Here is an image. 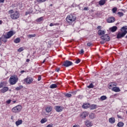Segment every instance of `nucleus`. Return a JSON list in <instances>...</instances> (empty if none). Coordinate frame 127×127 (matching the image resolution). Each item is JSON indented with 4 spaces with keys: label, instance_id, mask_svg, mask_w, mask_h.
I'll use <instances>...</instances> for the list:
<instances>
[{
    "label": "nucleus",
    "instance_id": "1",
    "mask_svg": "<svg viewBox=\"0 0 127 127\" xmlns=\"http://www.w3.org/2000/svg\"><path fill=\"white\" fill-rule=\"evenodd\" d=\"M127 26H124L121 28V31H122V33L119 32L117 36V38L118 39H120V38H122V37H124L127 34Z\"/></svg>",
    "mask_w": 127,
    "mask_h": 127
},
{
    "label": "nucleus",
    "instance_id": "2",
    "mask_svg": "<svg viewBox=\"0 0 127 127\" xmlns=\"http://www.w3.org/2000/svg\"><path fill=\"white\" fill-rule=\"evenodd\" d=\"M18 81V77L17 75H12L10 77L9 82L10 85H15Z\"/></svg>",
    "mask_w": 127,
    "mask_h": 127
},
{
    "label": "nucleus",
    "instance_id": "3",
    "mask_svg": "<svg viewBox=\"0 0 127 127\" xmlns=\"http://www.w3.org/2000/svg\"><path fill=\"white\" fill-rule=\"evenodd\" d=\"M76 17L74 15L70 14L68 15L66 18V22L69 23V24H72V22H74L76 20Z\"/></svg>",
    "mask_w": 127,
    "mask_h": 127
},
{
    "label": "nucleus",
    "instance_id": "4",
    "mask_svg": "<svg viewBox=\"0 0 127 127\" xmlns=\"http://www.w3.org/2000/svg\"><path fill=\"white\" fill-rule=\"evenodd\" d=\"M21 110H22V106L21 105H18L12 108L11 111L14 114H18V113H20Z\"/></svg>",
    "mask_w": 127,
    "mask_h": 127
},
{
    "label": "nucleus",
    "instance_id": "5",
    "mask_svg": "<svg viewBox=\"0 0 127 127\" xmlns=\"http://www.w3.org/2000/svg\"><path fill=\"white\" fill-rule=\"evenodd\" d=\"M20 16V14L19 12L17 11H15L14 13L11 14L10 16L12 19H18L19 18V16Z\"/></svg>",
    "mask_w": 127,
    "mask_h": 127
},
{
    "label": "nucleus",
    "instance_id": "6",
    "mask_svg": "<svg viewBox=\"0 0 127 127\" xmlns=\"http://www.w3.org/2000/svg\"><path fill=\"white\" fill-rule=\"evenodd\" d=\"M101 39H102V40H104V41H110V40H111V38L110 37V36H109L108 34H105L104 35H102L100 37Z\"/></svg>",
    "mask_w": 127,
    "mask_h": 127
},
{
    "label": "nucleus",
    "instance_id": "7",
    "mask_svg": "<svg viewBox=\"0 0 127 127\" xmlns=\"http://www.w3.org/2000/svg\"><path fill=\"white\" fill-rule=\"evenodd\" d=\"M24 82H25L26 84L27 85H29L33 82V78L30 77H27L24 79Z\"/></svg>",
    "mask_w": 127,
    "mask_h": 127
},
{
    "label": "nucleus",
    "instance_id": "8",
    "mask_svg": "<svg viewBox=\"0 0 127 127\" xmlns=\"http://www.w3.org/2000/svg\"><path fill=\"white\" fill-rule=\"evenodd\" d=\"M63 66L64 67H69V66H72L73 65V63L69 61H65L64 62Z\"/></svg>",
    "mask_w": 127,
    "mask_h": 127
},
{
    "label": "nucleus",
    "instance_id": "9",
    "mask_svg": "<svg viewBox=\"0 0 127 127\" xmlns=\"http://www.w3.org/2000/svg\"><path fill=\"white\" fill-rule=\"evenodd\" d=\"M80 116L82 119H85L86 117H88L89 116V112H83L81 114H80Z\"/></svg>",
    "mask_w": 127,
    "mask_h": 127
},
{
    "label": "nucleus",
    "instance_id": "10",
    "mask_svg": "<svg viewBox=\"0 0 127 127\" xmlns=\"http://www.w3.org/2000/svg\"><path fill=\"white\" fill-rule=\"evenodd\" d=\"M0 38L1 41L4 43H6V42H7V39H8V38L5 35H3Z\"/></svg>",
    "mask_w": 127,
    "mask_h": 127
},
{
    "label": "nucleus",
    "instance_id": "11",
    "mask_svg": "<svg viewBox=\"0 0 127 127\" xmlns=\"http://www.w3.org/2000/svg\"><path fill=\"white\" fill-rule=\"evenodd\" d=\"M84 124L85 126L87 127H91L92 126H93V123L92 122H90L89 120H86L84 122Z\"/></svg>",
    "mask_w": 127,
    "mask_h": 127
},
{
    "label": "nucleus",
    "instance_id": "12",
    "mask_svg": "<svg viewBox=\"0 0 127 127\" xmlns=\"http://www.w3.org/2000/svg\"><path fill=\"white\" fill-rule=\"evenodd\" d=\"M115 20H116L115 19V17H111L108 18L107 19V22L108 23H112L113 22H115Z\"/></svg>",
    "mask_w": 127,
    "mask_h": 127
},
{
    "label": "nucleus",
    "instance_id": "13",
    "mask_svg": "<svg viewBox=\"0 0 127 127\" xmlns=\"http://www.w3.org/2000/svg\"><path fill=\"white\" fill-rule=\"evenodd\" d=\"M14 34V33H13V31H10L9 32H8L6 35H5V36L7 37V38H10V37H11V36H12Z\"/></svg>",
    "mask_w": 127,
    "mask_h": 127
},
{
    "label": "nucleus",
    "instance_id": "14",
    "mask_svg": "<svg viewBox=\"0 0 127 127\" xmlns=\"http://www.w3.org/2000/svg\"><path fill=\"white\" fill-rule=\"evenodd\" d=\"M56 111L58 112H62L63 111V108L61 106H55Z\"/></svg>",
    "mask_w": 127,
    "mask_h": 127
},
{
    "label": "nucleus",
    "instance_id": "15",
    "mask_svg": "<svg viewBox=\"0 0 127 127\" xmlns=\"http://www.w3.org/2000/svg\"><path fill=\"white\" fill-rule=\"evenodd\" d=\"M118 29V27L114 26L109 28V30L111 32H116Z\"/></svg>",
    "mask_w": 127,
    "mask_h": 127
},
{
    "label": "nucleus",
    "instance_id": "16",
    "mask_svg": "<svg viewBox=\"0 0 127 127\" xmlns=\"http://www.w3.org/2000/svg\"><path fill=\"white\" fill-rule=\"evenodd\" d=\"M112 91H113V92H121V89H120V87L115 86L112 88Z\"/></svg>",
    "mask_w": 127,
    "mask_h": 127
},
{
    "label": "nucleus",
    "instance_id": "17",
    "mask_svg": "<svg viewBox=\"0 0 127 127\" xmlns=\"http://www.w3.org/2000/svg\"><path fill=\"white\" fill-rule=\"evenodd\" d=\"M0 91L1 93H2L3 94V93H5L6 92H7V91H8V87H7V86L4 87Z\"/></svg>",
    "mask_w": 127,
    "mask_h": 127
},
{
    "label": "nucleus",
    "instance_id": "18",
    "mask_svg": "<svg viewBox=\"0 0 127 127\" xmlns=\"http://www.w3.org/2000/svg\"><path fill=\"white\" fill-rule=\"evenodd\" d=\"M106 33V31L105 30H99L98 32V34L100 36H102V35H104Z\"/></svg>",
    "mask_w": 127,
    "mask_h": 127
},
{
    "label": "nucleus",
    "instance_id": "19",
    "mask_svg": "<svg viewBox=\"0 0 127 127\" xmlns=\"http://www.w3.org/2000/svg\"><path fill=\"white\" fill-rule=\"evenodd\" d=\"M57 85H59V82H57V84H53L50 85V89H55L57 88Z\"/></svg>",
    "mask_w": 127,
    "mask_h": 127
},
{
    "label": "nucleus",
    "instance_id": "20",
    "mask_svg": "<svg viewBox=\"0 0 127 127\" xmlns=\"http://www.w3.org/2000/svg\"><path fill=\"white\" fill-rule=\"evenodd\" d=\"M109 122L110 124H115L116 123V119L114 117H112L109 119Z\"/></svg>",
    "mask_w": 127,
    "mask_h": 127
},
{
    "label": "nucleus",
    "instance_id": "21",
    "mask_svg": "<svg viewBox=\"0 0 127 127\" xmlns=\"http://www.w3.org/2000/svg\"><path fill=\"white\" fill-rule=\"evenodd\" d=\"M15 125L17 127H18V126H20V125H22V120H18L15 122Z\"/></svg>",
    "mask_w": 127,
    "mask_h": 127
},
{
    "label": "nucleus",
    "instance_id": "22",
    "mask_svg": "<svg viewBox=\"0 0 127 127\" xmlns=\"http://www.w3.org/2000/svg\"><path fill=\"white\" fill-rule=\"evenodd\" d=\"M52 107L51 106L47 107L46 108V112H47V113H50V112L52 111Z\"/></svg>",
    "mask_w": 127,
    "mask_h": 127
},
{
    "label": "nucleus",
    "instance_id": "23",
    "mask_svg": "<svg viewBox=\"0 0 127 127\" xmlns=\"http://www.w3.org/2000/svg\"><path fill=\"white\" fill-rule=\"evenodd\" d=\"M89 119L94 120V119H95V118H96V115H95V114H94V113H90L89 114Z\"/></svg>",
    "mask_w": 127,
    "mask_h": 127
},
{
    "label": "nucleus",
    "instance_id": "24",
    "mask_svg": "<svg viewBox=\"0 0 127 127\" xmlns=\"http://www.w3.org/2000/svg\"><path fill=\"white\" fill-rule=\"evenodd\" d=\"M90 107V104L88 103L83 104L82 105L83 109H88Z\"/></svg>",
    "mask_w": 127,
    "mask_h": 127
},
{
    "label": "nucleus",
    "instance_id": "25",
    "mask_svg": "<svg viewBox=\"0 0 127 127\" xmlns=\"http://www.w3.org/2000/svg\"><path fill=\"white\" fill-rule=\"evenodd\" d=\"M33 12V10H32V8H30L29 10H28L26 12V15H27V14H30V13H32V12Z\"/></svg>",
    "mask_w": 127,
    "mask_h": 127
},
{
    "label": "nucleus",
    "instance_id": "26",
    "mask_svg": "<svg viewBox=\"0 0 127 127\" xmlns=\"http://www.w3.org/2000/svg\"><path fill=\"white\" fill-rule=\"evenodd\" d=\"M105 3H106V0H101L99 2L100 5H104Z\"/></svg>",
    "mask_w": 127,
    "mask_h": 127
},
{
    "label": "nucleus",
    "instance_id": "27",
    "mask_svg": "<svg viewBox=\"0 0 127 127\" xmlns=\"http://www.w3.org/2000/svg\"><path fill=\"white\" fill-rule=\"evenodd\" d=\"M114 86H117V84H115L114 83H112L111 84L109 85V88L112 90V89H113V88L114 87Z\"/></svg>",
    "mask_w": 127,
    "mask_h": 127
},
{
    "label": "nucleus",
    "instance_id": "28",
    "mask_svg": "<svg viewBox=\"0 0 127 127\" xmlns=\"http://www.w3.org/2000/svg\"><path fill=\"white\" fill-rule=\"evenodd\" d=\"M23 86L22 85H19V86L15 88V90L16 91H20V90H21V89H23Z\"/></svg>",
    "mask_w": 127,
    "mask_h": 127
},
{
    "label": "nucleus",
    "instance_id": "29",
    "mask_svg": "<svg viewBox=\"0 0 127 127\" xmlns=\"http://www.w3.org/2000/svg\"><path fill=\"white\" fill-rule=\"evenodd\" d=\"M36 22H41V21H43V17H41L36 20Z\"/></svg>",
    "mask_w": 127,
    "mask_h": 127
},
{
    "label": "nucleus",
    "instance_id": "30",
    "mask_svg": "<svg viewBox=\"0 0 127 127\" xmlns=\"http://www.w3.org/2000/svg\"><path fill=\"white\" fill-rule=\"evenodd\" d=\"M14 43H19L20 42V38H16L14 41Z\"/></svg>",
    "mask_w": 127,
    "mask_h": 127
},
{
    "label": "nucleus",
    "instance_id": "31",
    "mask_svg": "<svg viewBox=\"0 0 127 127\" xmlns=\"http://www.w3.org/2000/svg\"><path fill=\"white\" fill-rule=\"evenodd\" d=\"M96 108H97L96 105H91L90 106V110H95Z\"/></svg>",
    "mask_w": 127,
    "mask_h": 127
},
{
    "label": "nucleus",
    "instance_id": "32",
    "mask_svg": "<svg viewBox=\"0 0 127 127\" xmlns=\"http://www.w3.org/2000/svg\"><path fill=\"white\" fill-rule=\"evenodd\" d=\"M25 49V48L23 47H20L19 49L17 50V52H22V51H23V50H24Z\"/></svg>",
    "mask_w": 127,
    "mask_h": 127
},
{
    "label": "nucleus",
    "instance_id": "33",
    "mask_svg": "<svg viewBox=\"0 0 127 127\" xmlns=\"http://www.w3.org/2000/svg\"><path fill=\"white\" fill-rule=\"evenodd\" d=\"M46 122H47V119L46 118H44L41 120L40 123L41 124H44L45 123H46Z\"/></svg>",
    "mask_w": 127,
    "mask_h": 127
},
{
    "label": "nucleus",
    "instance_id": "34",
    "mask_svg": "<svg viewBox=\"0 0 127 127\" xmlns=\"http://www.w3.org/2000/svg\"><path fill=\"white\" fill-rule=\"evenodd\" d=\"M27 36L28 38H32L33 37H35V36H36V35L35 34L32 35H28Z\"/></svg>",
    "mask_w": 127,
    "mask_h": 127
},
{
    "label": "nucleus",
    "instance_id": "35",
    "mask_svg": "<svg viewBox=\"0 0 127 127\" xmlns=\"http://www.w3.org/2000/svg\"><path fill=\"white\" fill-rule=\"evenodd\" d=\"M117 126H118L119 127H124V123H123V122H119V123L117 124Z\"/></svg>",
    "mask_w": 127,
    "mask_h": 127
},
{
    "label": "nucleus",
    "instance_id": "36",
    "mask_svg": "<svg viewBox=\"0 0 127 127\" xmlns=\"http://www.w3.org/2000/svg\"><path fill=\"white\" fill-rule=\"evenodd\" d=\"M100 99L101 100V101H105V100H107V96H102L100 97Z\"/></svg>",
    "mask_w": 127,
    "mask_h": 127
},
{
    "label": "nucleus",
    "instance_id": "37",
    "mask_svg": "<svg viewBox=\"0 0 127 127\" xmlns=\"http://www.w3.org/2000/svg\"><path fill=\"white\" fill-rule=\"evenodd\" d=\"M65 97H67V98H71L72 97L71 93H67L65 95Z\"/></svg>",
    "mask_w": 127,
    "mask_h": 127
},
{
    "label": "nucleus",
    "instance_id": "38",
    "mask_svg": "<svg viewBox=\"0 0 127 127\" xmlns=\"http://www.w3.org/2000/svg\"><path fill=\"white\" fill-rule=\"evenodd\" d=\"M118 14L120 16V17H122V16H124V13L122 12H119L118 13Z\"/></svg>",
    "mask_w": 127,
    "mask_h": 127
},
{
    "label": "nucleus",
    "instance_id": "39",
    "mask_svg": "<svg viewBox=\"0 0 127 127\" xmlns=\"http://www.w3.org/2000/svg\"><path fill=\"white\" fill-rule=\"evenodd\" d=\"M117 10H118V9L117 8V7H114L112 9V11L113 13H116Z\"/></svg>",
    "mask_w": 127,
    "mask_h": 127
},
{
    "label": "nucleus",
    "instance_id": "40",
    "mask_svg": "<svg viewBox=\"0 0 127 127\" xmlns=\"http://www.w3.org/2000/svg\"><path fill=\"white\" fill-rule=\"evenodd\" d=\"M87 88L89 89L94 88V84L93 83H91L89 86H87Z\"/></svg>",
    "mask_w": 127,
    "mask_h": 127
},
{
    "label": "nucleus",
    "instance_id": "41",
    "mask_svg": "<svg viewBox=\"0 0 127 127\" xmlns=\"http://www.w3.org/2000/svg\"><path fill=\"white\" fill-rule=\"evenodd\" d=\"M4 85V83H3V82L0 83V89L2 88Z\"/></svg>",
    "mask_w": 127,
    "mask_h": 127
},
{
    "label": "nucleus",
    "instance_id": "42",
    "mask_svg": "<svg viewBox=\"0 0 127 127\" xmlns=\"http://www.w3.org/2000/svg\"><path fill=\"white\" fill-rule=\"evenodd\" d=\"M38 2H44V1H46V0H37Z\"/></svg>",
    "mask_w": 127,
    "mask_h": 127
},
{
    "label": "nucleus",
    "instance_id": "43",
    "mask_svg": "<svg viewBox=\"0 0 127 127\" xmlns=\"http://www.w3.org/2000/svg\"><path fill=\"white\" fill-rule=\"evenodd\" d=\"M80 62H81V60L78 59L77 60H76L75 62V63H76V64H79V63H80Z\"/></svg>",
    "mask_w": 127,
    "mask_h": 127
},
{
    "label": "nucleus",
    "instance_id": "44",
    "mask_svg": "<svg viewBox=\"0 0 127 127\" xmlns=\"http://www.w3.org/2000/svg\"><path fill=\"white\" fill-rule=\"evenodd\" d=\"M54 25H57V23H51L50 26H54Z\"/></svg>",
    "mask_w": 127,
    "mask_h": 127
},
{
    "label": "nucleus",
    "instance_id": "45",
    "mask_svg": "<svg viewBox=\"0 0 127 127\" xmlns=\"http://www.w3.org/2000/svg\"><path fill=\"white\" fill-rule=\"evenodd\" d=\"M8 13H10L11 14H12L14 13V12L13 11V10H9Z\"/></svg>",
    "mask_w": 127,
    "mask_h": 127
},
{
    "label": "nucleus",
    "instance_id": "46",
    "mask_svg": "<svg viewBox=\"0 0 127 127\" xmlns=\"http://www.w3.org/2000/svg\"><path fill=\"white\" fill-rule=\"evenodd\" d=\"M11 102V100L9 99L6 101V104H9Z\"/></svg>",
    "mask_w": 127,
    "mask_h": 127
},
{
    "label": "nucleus",
    "instance_id": "47",
    "mask_svg": "<svg viewBox=\"0 0 127 127\" xmlns=\"http://www.w3.org/2000/svg\"><path fill=\"white\" fill-rule=\"evenodd\" d=\"M79 53H80V54H84V50L81 49Z\"/></svg>",
    "mask_w": 127,
    "mask_h": 127
},
{
    "label": "nucleus",
    "instance_id": "48",
    "mask_svg": "<svg viewBox=\"0 0 127 127\" xmlns=\"http://www.w3.org/2000/svg\"><path fill=\"white\" fill-rule=\"evenodd\" d=\"M87 46H89L90 47V46H92V44L91 43H88L87 44Z\"/></svg>",
    "mask_w": 127,
    "mask_h": 127
},
{
    "label": "nucleus",
    "instance_id": "49",
    "mask_svg": "<svg viewBox=\"0 0 127 127\" xmlns=\"http://www.w3.org/2000/svg\"><path fill=\"white\" fill-rule=\"evenodd\" d=\"M105 42H106V41L103 40L100 42V43H101V44H104Z\"/></svg>",
    "mask_w": 127,
    "mask_h": 127
},
{
    "label": "nucleus",
    "instance_id": "50",
    "mask_svg": "<svg viewBox=\"0 0 127 127\" xmlns=\"http://www.w3.org/2000/svg\"><path fill=\"white\" fill-rule=\"evenodd\" d=\"M53 126V125H52V124H49L46 127H52Z\"/></svg>",
    "mask_w": 127,
    "mask_h": 127
},
{
    "label": "nucleus",
    "instance_id": "51",
    "mask_svg": "<svg viewBox=\"0 0 127 127\" xmlns=\"http://www.w3.org/2000/svg\"><path fill=\"white\" fill-rule=\"evenodd\" d=\"M40 80H41V76H39L38 77V81H40Z\"/></svg>",
    "mask_w": 127,
    "mask_h": 127
},
{
    "label": "nucleus",
    "instance_id": "52",
    "mask_svg": "<svg viewBox=\"0 0 127 127\" xmlns=\"http://www.w3.org/2000/svg\"><path fill=\"white\" fill-rule=\"evenodd\" d=\"M98 29H102V27L101 26H98L97 27Z\"/></svg>",
    "mask_w": 127,
    "mask_h": 127
},
{
    "label": "nucleus",
    "instance_id": "53",
    "mask_svg": "<svg viewBox=\"0 0 127 127\" xmlns=\"http://www.w3.org/2000/svg\"><path fill=\"white\" fill-rule=\"evenodd\" d=\"M60 70V68H58L56 69V71L57 72H59Z\"/></svg>",
    "mask_w": 127,
    "mask_h": 127
},
{
    "label": "nucleus",
    "instance_id": "54",
    "mask_svg": "<svg viewBox=\"0 0 127 127\" xmlns=\"http://www.w3.org/2000/svg\"><path fill=\"white\" fill-rule=\"evenodd\" d=\"M71 95H76V92H73L71 93Z\"/></svg>",
    "mask_w": 127,
    "mask_h": 127
},
{
    "label": "nucleus",
    "instance_id": "55",
    "mask_svg": "<svg viewBox=\"0 0 127 127\" xmlns=\"http://www.w3.org/2000/svg\"><path fill=\"white\" fill-rule=\"evenodd\" d=\"M84 10H88V7H84Z\"/></svg>",
    "mask_w": 127,
    "mask_h": 127
},
{
    "label": "nucleus",
    "instance_id": "56",
    "mask_svg": "<svg viewBox=\"0 0 127 127\" xmlns=\"http://www.w3.org/2000/svg\"><path fill=\"white\" fill-rule=\"evenodd\" d=\"M45 61H46V59H45L44 60V61H43L42 63L44 64V63H45Z\"/></svg>",
    "mask_w": 127,
    "mask_h": 127
},
{
    "label": "nucleus",
    "instance_id": "57",
    "mask_svg": "<svg viewBox=\"0 0 127 127\" xmlns=\"http://www.w3.org/2000/svg\"><path fill=\"white\" fill-rule=\"evenodd\" d=\"M79 125H74L73 127H79Z\"/></svg>",
    "mask_w": 127,
    "mask_h": 127
},
{
    "label": "nucleus",
    "instance_id": "58",
    "mask_svg": "<svg viewBox=\"0 0 127 127\" xmlns=\"http://www.w3.org/2000/svg\"><path fill=\"white\" fill-rule=\"evenodd\" d=\"M29 61H30V60L29 59H27L26 60V62H29Z\"/></svg>",
    "mask_w": 127,
    "mask_h": 127
},
{
    "label": "nucleus",
    "instance_id": "59",
    "mask_svg": "<svg viewBox=\"0 0 127 127\" xmlns=\"http://www.w3.org/2000/svg\"><path fill=\"white\" fill-rule=\"evenodd\" d=\"M117 117H118V119H121L122 118V117L119 116V115H117Z\"/></svg>",
    "mask_w": 127,
    "mask_h": 127
},
{
    "label": "nucleus",
    "instance_id": "60",
    "mask_svg": "<svg viewBox=\"0 0 127 127\" xmlns=\"http://www.w3.org/2000/svg\"><path fill=\"white\" fill-rule=\"evenodd\" d=\"M0 2H4V0H0Z\"/></svg>",
    "mask_w": 127,
    "mask_h": 127
},
{
    "label": "nucleus",
    "instance_id": "61",
    "mask_svg": "<svg viewBox=\"0 0 127 127\" xmlns=\"http://www.w3.org/2000/svg\"><path fill=\"white\" fill-rule=\"evenodd\" d=\"M12 103V104H15V103H16V101H13Z\"/></svg>",
    "mask_w": 127,
    "mask_h": 127
},
{
    "label": "nucleus",
    "instance_id": "62",
    "mask_svg": "<svg viewBox=\"0 0 127 127\" xmlns=\"http://www.w3.org/2000/svg\"><path fill=\"white\" fill-rule=\"evenodd\" d=\"M0 45H1V39L0 37Z\"/></svg>",
    "mask_w": 127,
    "mask_h": 127
},
{
    "label": "nucleus",
    "instance_id": "63",
    "mask_svg": "<svg viewBox=\"0 0 127 127\" xmlns=\"http://www.w3.org/2000/svg\"><path fill=\"white\" fill-rule=\"evenodd\" d=\"M24 72H25V71H24V70H22V71H21V74H22L23 73H24Z\"/></svg>",
    "mask_w": 127,
    "mask_h": 127
},
{
    "label": "nucleus",
    "instance_id": "64",
    "mask_svg": "<svg viewBox=\"0 0 127 127\" xmlns=\"http://www.w3.org/2000/svg\"><path fill=\"white\" fill-rule=\"evenodd\" d=\"M13 118H14L13 116H11V120H13Z\"/></svg>",
    "mask_w": 127,
    "mask_h": 127
}]
</instances>
